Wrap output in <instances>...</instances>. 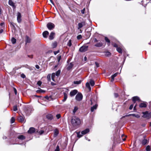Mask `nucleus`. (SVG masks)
<instances>
[{
  "label": "nucleus",
  "instance_id": "obj_52",
  "mask_svg": "<svg viewBox=\"0 0 151 151\" xmlns=\"http://www.w3.org/2000/svg\"><path fill=\"white\" fill-rule=\"evenodd\" d=\"M47 78L48 81H50L51 76H47Z\"/></svg>",
  "mask_w": 151,
  "mask_h": 151
},
{
  "label": "nucleus",
  "instance_id": "obj_62",
  "mask_svg": "<svg viewBox=\"0 0 151 151\" xmlns=\"http://www.w3.org/2000/svg\"><path fill=\"white\" fill-rule=\"evenodd\" d=\"M28 57H29L30 58H33L32 55H28Z\"/></svg>",
  "mask_w": 151,
  "mask_h": 151
},
{
  "label": "nucleus",
  "instance_id": "obj_63",
  "mask_svg": "<svg viewBox=\"0 0 151 151\" xmlns=\"http://www.w3.org/2000/svg\"><path fill=\"white\" fill-rule=\"evenodd\" d=\"M50 1L51 2V3L53 5H54V4L53 2V1L52 0H50Z\"/></svg>",
  "mask_w": 151,
  "mask_h": 151
},
{
  "label": "nucleus",
  "instance_id": "obj_22",
  "mask_svg": "<svg viewBox=\"0 0 151 151\" xmlns=\"http://www.w3.org/2000/svg\"><path fill=\"white\" fill-rule=\"evenodd\" d=\"M139 106L140 107H146L147 106V105L144 103H141L139 105Z\"/></svg>",
  "mask_w": 151,
  "mask_h": 151
},
{
  "label": "nucleus",
  "instance_id": "obj_28",
  "mask_svg": "<svg viewBox=\"0 0 151 151\" xmlns=\"http://www.w3.org/2000/svg\"><path fill=\"white\" fill-rule=\"evenodd\" d=\"M147 142V139H144L142 142V144L143 145H146Z\"/></svg>",
  "mask_w": 151,
  "mask_h": 151
},
{
  "label": "nucleus",
  "instance_id": "obj_33",
  "mask_svg": "<svg viewBox=\"0 0 151 151\" xmlns=\"http://www.w3.org/2000/svg\"><path fill=\"white\" fill-rule=\"evenodd\" d=\"M57 46V43L56 42H55L53 43L52 44V47L53 48H55Z\"/></svg>",
  "mask_w": 151,
  "mask_h": 151
},
{
  "label": "nucleus",
  "instance_id": "obj_14",
  "mask_svg": "<svg viewBox=\"0 0 151 151\" xmlns=\"http://www.w3.org/2000/svg\"><path fill=\"white\" fill-rule=\"evenodd\" d=\"M132 101L135 103V101H140L139 97L137 96H134L132 98Z\"/></svg>",
  "mask_w": 151,
  "mask_h": 151
},
{
  "label": "nucleus",
  "instance_id": "obj_46",
  "mask_svg": "<svg viewBox=\"0 0 151 151\" xmlns=\"http://www.w3.org/2000/svg\"><path fill=\"white\" fill-rule=\"evenodd\" d=\"M57 58H58V62H59L61 58V55L58 56V57Z\"/></svg>",
  "mask_w": 151,
  "mask_h": 151
},
{
  "label": "nucleus",
  "instance_id": "obj_43",
  "mask_svg": "<svg viewBox=\"0 0 151 151\" xmlns=\"http://www.w3.org/2000/svg\"><path fill=\"white\" fill-rule=\"evenodd\" d=\"M116 76H111L110 78H110V81L111 82H112L114 80V77Z\"/></svg>",
  "mask_w": 151,
  "mask_h": 151
},
{
  "label": "nucleus",
  "instance_id": "obj_20",
  "mask_svg": "<svg viewBox=\"0 0 151 151\" xmlns=\"http://www.w3.org/2000/svg\"><path fill=\"white\" fill-rule=\"evenodd\" d=\"M129 116H134L137 118H139L140 117V116L138 114H129Z\"/></svg>",
  "mask_w": 151,
  "mask_h": 151
},
{
  "label": "nucleus",
  "instance_id": "obj_2",
  "mask_svg": "<svg viewBox=\"0 0 151 151\" xmlns=\"http://www.w3.org/2000/svg\"><path fill=\"white\" fill-rule=\"evenodd\" d=\"M93 98L94 99H93V98H92L91 100V105L95 104V105L93 106L91 108V112H93L94 110L96 109L98 106L97 104H96L97 102L96 97L94 96H93Z\"/></svg>",
  "mask_w": 151,
  "mask_h": 151
},
{
  "label": "nucleus",
  "instance_id": "obj_24",
  "mask_svg": "<svg viewBox=\"0 0 151 151\" xmlns=\"http://www.w3.org/2000/svg\"><path fill=\"white\" fill-rule=\"evenodd\" d=\"M26 43H30L31 41V39L28 36H26Z\"/></svg>",
  "mask_w": 151,
  "mask_h": 151
},
{
  "label": "nucleus",
  "instance_id": "obj_11",
  "mask_svg": "<svg viewBox=\"0 0 151 151\" xmlns=\"http://www.w3.org/2000/svg\"><path fill=\"white\" fill-rule=\"evenodd\" d=\"M35 132V128L33 127H30L29 130L28 131V132L29 134L33 133Z\"/></svg>",
  "mask_w": 151,
  "mask_h": 151
},
{
  "label": "nucleus",
  "instance_id": "obj_64",
  "mask_svg": "<svg viewBox=\"0 0 151 151\" xmlns=\"http://www.w3.org/2000/svg\"><path fill=\"white\" fill-rule=\"evenodd\" d=\"M94 42H98V40H97V39L96 38H95L94 39Z\"/></svg>",
  "mask_w": 151,
  "mask_h": 151
},
{
  "label": "nucleus",
  "instance_id": "obj_7",
  "mask_svg": "<svg viewBox=\"0 0 151 151\" xmlns=\"http://www.w3.org/2000/svg\"><path fill=\"white\" fill-rule=\"evenodd\" d=\"M83 98V95L81 93H78L76 96L75 99L78 101H80Z\"/></svg>",
  "mask_w": 151,
  "mask_h": 151
},
{
  "label": "nucleus",
  "instance_id": "obj_40",
  "mask_svg": "<svg viewBox=\"0 0 151 151\" xmlns=\"http://www.w3.org/2000/svg\"><path fill=\"white\" fill-rule=\"evenodd\" d=\"M13 110L14 111H16L17 110V105H15L13 106Z\"/></svg>",
  "mask_w": 151,
  "mask_h": 151
},
{
  "label": "nucleus",
  "instance_id": "obj_26",
  "mask_svg": "<svg viewBox=\"0 0 151 151\" xmlns=\"http://www.w3.org/2000/svg\"><path fill=\"white\" fill-rule=\"evenodd\" d=\"M9 4L12 6H14V4L13 2L11 0H9Z\"/></svg>",
  "mask_w": 151,
  "mask_h": 151
},
{
  "label": "nucleus",
  "instance_id": "obj_58",
  "mask_svg": "<svg viewBox=\"0 0 151 151\" xmlns=\"http://www.w3.org/2000/svg\"><path fill=\"white\" fill-rule=\"evenodd\" d=\"M14 93H15V94L16 95L17 94V90L15 88H14Z\"/></svg>",
  "mask_w": 151,
  "mask_h": 151
},
{
  "label": "nucleus",
  "instance_id": "obj_41",
  "mask_svg": "<svg viewBox=\"0 0 151 151\" xmlns=\"http://www.w3.org/2000/svg\"><path fill=\"white\" fill-rule=\"evenodd\" d=\"M15 120L14 118L13 117H12L11 119V123L12 124L14 122Z\"/></svg>",
  "mask_w": 151,
  "mask_h": 151
},
{
  "label": "nucleus",
  "instance_id": "obj_23",
  "mask_svg": "<svg viewBox=\"0 0 151 151\" xmlns=\"http://www.w3.org/2000/svg\"><path fill=\"white\" fill-rule=\"evenodd\" d=\"M102 43L101 42H98L95 45V46L96 47H101L102 45Z\"/></svg>",
  "mask_w": 151,
  "mask_h": 151
},
{
  "label": "nucleus",
  "instance_id": "obj_47",
  "mask_svg": "<svg viewBox=\"0 0 151 151\" xmlns=\"http://www.w3.org/2000/svg\"><path fill=\"white\" fill-rule=\"evenodd\" d=\"M59 147L58 146H57L56 147V149L55 150V151H59Z\"/></svg>",
  "mask_w": 151,
  "mask_h": 151
},
{
  "label": "nucleus",
  "instance_id": "obj_51",
  "mask_svg": "<svg viewBox=\"0 0 151 151\" xmlns=\"http://www.w3.org/2000/svg\"><path fill=\"white\" fill-rule=\"evenodd\" d=\"M60 114H58L56 115V117L58 119H59L60 117Z\"/></svg>",
  "mask_w": 151,
  "mask_h": 151
},
{
  "label": "nucleus",
  "instance_id": "obj_31",
  "mask_svg": "<svg viewBox=\"0 0 151 151\" xmlns=\"http://www.w3.org/2000/svg\"><path fill=\"white\" fill-rule=\"evenodd\" d=\"M11 41L12 42V43L13 44H14L16 43V40L15 38H14V37L12 38L11 39Z\"/></svg>",
  "mask_w": 151,
  "mask_h": 151
},
{
  "label": "nucleus",
  "instance_id": "obj_45",
  "mask_svg": "<svg viewBox=\"0 0 151 151\" xmlns=\"http://www.w3.org/2000/svg\"><path fill=\"white\" fill-rule=\"evenodd\" d=\"M82 37V36L81 35H79L77 36V39L78 40L80 39Z\"/></svg>",
  "mask_w": 151,
  "mask_h": 151
},
{
  "label": "nucleus",
  "instance_id": "obj_9",
  "mask_svg": "<svg viewBox=\"0 0 151 151\" xmlns=\"http://www.w3.org/2000/svg\"><path fill=\"white\" fill-rule=\"evenodd\" d=\"M17 20L19 23H20L21 22V15L19 12H18L17 13Z\"/></svg>",
  "mask_w": 151,
  "mask_h": 151
},
{
  "label": "nucleus",
  "instance_id": "obj_61",
  "mask_svg": "<svg viewBox=\"0 0 151 151\" xmlns=\"http://www.w3.org/2000/svg\"><path fill=\"white\" fill-rule=\"evenodd\" d=\"M35 67L37 69H38L39 68H40V67L38 65H35Z\"/></svg>",
  "mask_w": 151,
  "mask_h": 151
},
{
  "label": "nucleus",
  "instance_id": "obj_21",
  "mask_svg": "<svg viewBox=\"0 0 151 151\" xmlns=\"http://www.w3.org/2000/svg\"><path fill=\"white\" fill-rule=\"evenodd\" d=\"M46 118L49 119L51 120L52 119L53 117L51 114H49L46 115Z\"/></svg>",
  "mask_w": 151,
  "mask_h": 151
},
{
  "label": "nucleus",
  "instance_id": "obj_53",
  "mask_svg": "<svg viewBox=\"0 0 151 151\" xmlns=\"http://www.w3.org/2000/svg\"><path fill=\"white\" fill-rule=\"evenodd\" d=\"M133 106H134L133 104H131L130 106V107H129V109H130V110H131L132 109V108H133Z\"/></svg>",
  "mask_w": 151,
  "mask_h": 151
},
{
  "label": "nucleus",
  "instance_id": "obj_60",
  "mask_svg": "<svg viewBox=\"0 0 151 151\" xmlns=\"http://www.w3.org/2000/svg\"><path fill=\"white\" fill-rule=\"evenodd\" d=\"M59 52V51H55V52H54V54L55 55H56Z\"/></svg>",
  "mask_w": 151,
  "mask_h": 151
},
{
  "label": "nucleus",
  "instance_id": "obj_44",
  "mask_svg": "<svg viewBox=\"0 0 151 151\" xmlns=\"http://www.w3.org/2000/svg\"><path fill=\"white\" fill-rule=\"evenodd\" d=\"M44 133V131L43 130H41L39 131L38 132L39 134L40 135H41V134H43Z\"/></svg>",
  "mask_w": 151,
  "mask_h": 151
},
{
  "label": "nucleus",
  "instance_id": "obj_10",
  "mask_svg": "<svg viewBox=\"0 0 151 151\" xmlns=\"http://www.w3.org/2000/svg\"><path fill=\"white\" fill-rule=\"evenodd\" d=\"M78 91L76 90H74L71 91L70 93V95L71 96H73L75 95L77 93Z\"/></svg>",
  "mask_w": 151,
  "mask_h": 151
},
{
  "label": "nucleus",
  "instance_id": "obj_15",
  "mask_svg": "<svg viewBox=\"0 0 151 151\" xmlns=\"http://www.w3.org/2000/svg\"><path fill=\"white\" fill-rule=\"evenodd\" d=\"M18 120L20 122H23L24 121V119L23 116H20L18 119Z\"/></svg>",
  "mask_w": 151,
  "mask_h": 151
},
{
  "label": "nucleus",
  "instance_id": "obj_13",
  "mask_svg": "<svg viewBox=\"0 0 151 151\" xmlns=\"http://www.w3.org/2000/svg\"><path fill=\"white\" fill-rule=\"evenodd\" d=\"M89 132V129H86L85 130L82 131L81 132V133L82 134L84 135V134H86V133Z\"/></svg>",
  "mask_w": 151,
  "mask_h": 151
},
{
  "label": "nucleus",
  "instance_id": "obj_25",
  "mask_svg": "<svg viewBox=\"0 0 151 151\" xmlns=\"http://www.w3.org/2000/svg\"><path fill=\"white\" fill-rule=\"evenodd\" d=\"M58 133L59 131L58 129H56L54 130V135L55 136H56L58 134Z\"/></svg>",
  "mask_w": 151,
  "mask_h": 151
},
{
  "label": "nucleus",
  "instance_id": "obj_50",
  "mask_svg": "<svg viewBox=\"0 0 151 151\" xmlns=\"http://www.w3.org/2000/svg\"><path fill=\"white\" fill-rule=\"evenodd\" d=\"M55 76H51V78L52 80L54 82H56V81L55 79Z\"/></svg>",
  "mask_w": 151,
  "mask_h": 151
},
{
  "label": "nucleus",
  "instance_id": "obj_48",
  "mask_svg": "<svg viewBox=\"0 0 151 151\" xmlns=\"http://www.w3.org/2000/svg\"><path fill=\"white\" fill-rule=\"evenodd\" d=\"M0 26L3 27H4L5 26V23L4 22L1 23L0 24Z\"/></svg>",
  "mask_w": 151,
  "mask_h": 151
},
{
  "label": "nucleus",
  "instance_id": "obj_38",
  "mask_svg": "<svg viewBox=\"0 0 151 151\" xmlns=\"http://www.w3.org/2000/svg\"><path fill=\"white\" fill-rule=\"evenodd\" d=\"M111 55V53L107 51L106 52L105 55L106 56H109Z\"/></svg>",
  "mask_w": 151,
  "mask_h": 151
},
{
  "label": "nucleus",
  "instance_id": "obj_5",
  "mask_svg": "<svg viewBox=\"0 0 151 151\" xmlns=\"http://www.w3.org/2000/svg\"><path fill=\"white\" fill-rule=\"evenodd\" d=\"M143 117L145 118H149L151 117V112L149 113L148 111L143 112Z\"/></svg>",
  "mask_w": 151,
  "mask_h": 151
},
{
  "label": "nucleus",
  "instance_id": "obj_55",
  "mask_svg": "<svg viewBox=\"0 0 151 151\" xmlns=\"http://www.w3.org/2000/svg\"><path fill=\"white\" fill-rule=\"evenodd\" d=\"M95 65H96V66L97 68L99 67V64L98 63L95 62Z\"/></svg>",
  "mask_w": 151,
  "mask_h": 151
},
{
  "label": "nucleus",
  "instance_id": "obj_42",
  "mask_svg": "<svg viewBox=\"0 0 151 151\" xmlns=\"http://www.w3.org/2000/svg\"><path fill=\"white\" fill-rule=\"evenodd\" d=\"M60 73V70H59L56 73V76H59Z\"/></svg>",
  "mask_w": 151,
  "mask_h": 151
},
{
  "label": "nucleus",
  "instance_id": "obj_39",
  "mask_svg": "<svg viewBox=\"0 0 151 151\" xmlns=\"http://www.w3.org/2000/svg\"><path fill=\"white\" fill-rule=\"evenodd\" d=\"M146 150L147 151H150V147L149 145H147L146 148Z\"/></svg>",
  "mask_w": 151,
  "mask_h": 151
},
{
  "label": "nucleus",
  "instance_id": "obj_59",
  "mask_svg": "<svg viewBox=\"0 0 151 151\" xmlns=\"http://www.w3.org/2000/svg\"><path fill=\"white\" fill-rule=\"evenodd\" d=\"M120 73H115L114 75H112V76H117V75H119V74Z\"/></svg>",
  "mask_w": 151,
  "mask_h": 151
},
{
  "label": "nucleus",
  "instance_id": "obj_12",
  "mask_svg": "<svg viewBox=\"0 0 151 151\" xmlns=\"http://www.w3.org/2000/svg\"><path fill=\"white\" fill-rule=\"evenodd\" d=\"M73 66V64L72 63H70L69 64L67 68V69L68 70H70L71 68H72Z\"/></svg>",
  "mask_w": 151,
  "mask_h": 151
},
{
  "label": "nucleus",
  "instance_id": "obj_8",
  "mask_svg": "<svg viewBox=\"0 0 151 151\" xmlns=\"http://www.w3.org/2000/svg\"><path fill=\"white\" fill-rule=\"evenodd\" d=\"M55 26L54 24L51 22H49L47 25V27L48 29L50 30L53 29L54 28Z\"/></svg>",
  "mask_w": 151,
  "mask_h": 151
},
{
  "label": "nucleus",
  "instance_id": "obj_35",
  "mask_svg": "<svg viewBox=\"0 0 151 151\" xmlns=\"http://www.w3.org/2000/svg\"><path fill=\"white\" fill-rule=\"evenodd\" d=\"M71 40H70L68 42L67 45L70 47L71 46Z\"/></svg>",
  "mask_w": 151,
  "mask_h": 151
},
{
  "label": "nucleus",
  "instance_id": "obj_37",
  "mask_svg": "<svg viewBox=\"0 0 151 151\" xmlns=\"http://www.w3.org/2000/svg\"><path fill=\"white\" fill-rule=\"evenodd\" d=\"M82 81L79 80V81H74V83L75 84H79Z\"/></svg>",
  "mask_w": 151,
  "mask_h": 151
},
{
  "label": "nucleus",
  "instance_id": "obj_34",
  "mask_svg": "<svg viewBox=\"0 0 151 151\" xmlns=\"http://www.w3.org/2000/svg\"><path fill=\"white\" fill-rule=\"evenodd\" d=\"M78 109V108L77 107L75 106L74 107V108L73 111V112L74 114H75V113H76V111Z\"/></svg>",
  "mask_w": 151,
  "mask_h": 151
},
{
  "label": "nucleus",
  "instance_id": "obj_17",
  "mask_svg": "<svg viewBox=\"0 0 151 151\" xmlns=\"http://www.w3.org/2000/svg\"><path fill=\"white\" fill-rule=\"evenodd\" d=\"M147 1V0H143L142 1V5L145 7L147 6V3L149 2H146Z\"/></svg>",
  "mask_w": 151,
  "mask_h": 151
},
{
  "label": "nucleus",
  "instance_id": "obj_19",
  "mask_svg": "<svg viewBox=\"0 0 151 151\" xmlns=\"http://www.w3.org/2000/svg\"><path fill=\"white\" fill-rule=\"evenodd\" d=\"M55 35V33L53 32H52L50 34V35L49 37V39L50 40H52L54 38V36Z\"/></svg>",
  "mask_w": 151,
  "mask_h": 151
},
{
  "label": "nucleus",
  "instance_id": "obj_4",
  "mask_svg": "<svg viewBox=\"0 0 151 151\" xmlns=\"http://www.w3.org/2000/svg\"><path fill=\"white\" fill-rule=\"evenodd\" d=\"M86 25V23L85 21L83 20L82 21L79 22L78 24V29H81L83 26Z\"/></svg>",
  "mask_w": 151,
  "mask_h": 151
},
{
  "label": "nucleus",
  "instance_id": "obj_30",
  "mask_svg": "<svg viewBox=\"0 0 151 151\" xmlns=\"http://www.w3.org/2000/svg\"><path fill=\"white\" fill-rule=\"evenodd\" d=\"M116 50L119 53H122V50L121 48L119 47H117Z\"/></svg>",
  "mask_w": 151,
  "mask_h": 151
},
{
  "label": "nucleus",
  "instance_id": "obj_1",
  "mask_svg": "<svg viewBox=\"0 0 151 151\" xmlns=\"http://www.w3.org/2000/svg\"><path fill=\"white\" fill-rule=\"evenodd\" d=\"M71 122L73 126L76 127L80 124L81 120L78 117L73 116L72 118Z\"/></svg>",
  "mask_w": 151,
  "mask_h": 151
},
{
  "label": "nucleus",
  "instance_id": "obj_32",
  "mask_svg": "<svg viewBox=\"0 0 151 151\" xmlns=\"http://www.w3.org/2000/svg\"><path fill=\"white\" fill-rule=\"evenodd\" d=\"M105 40L106 42H108V45H109L110 43V41L109 39L106 37H105Z\"/></svg>",
  "mask_w": 151,
  "mask_h": 151
},
{
  "label": "nucleus",
  "instance_id": "obj_57",
  "mask_svg": "<svg viewBox=\"0 0 151 151\" xmlns=\"http://www.w3.org/2000/svg\"><path fill=\"white\" fill-rule=\"evenodd\" d=\"M113 46H114V47H116V48H117V47H118V45H117V44H116V43H115L113 44Z\"/></svg>",
  "mask_w": 151,
  "mask_h": 151
},
{
  "label": "nucleus",
  "instance_id": "obj_36",
  "mask_svg": "<svg viewBox=\"0 0 151 151\" xmlns=\"http://www.w3.org/2000/svg\"><path fill=\"white\" fill-rule=\"evenodd\" d=\"M77 137L78 138L81 137L83 134H81L80 132H77Z\"/></svg>",
  "mask_w": 151,
  "mask_h": 151
},
{
  "label": "nucleus",
  "instance_id": "obj_27",
  "mask_svg": "<svg viewBox=\"0 0 151 151\" xmlns=\"http://www.w3.org/2000/svg\"><path fill=\"white\" fill-rule=\"evenodd\" d=\"M37 92V93H45V90L41 89H40L39 90H37L36 91Z\"/></svg>",
  "mask_w": 151,
  "mask_h": 151
},
{
  "label": "nucleus",
  "instance_id": "obj_16",
  "mask_svg": "<svg viewBox=\"0 0 151 151\" xmlns=\"http://www.w3.org/2000/svg\"><path fill=\"white\" fill-rule=\"evenodd\" d=\"M17 138L21 140H23L25 139V137L22 135H19Z\"/></svg>",
  "mask_w": 151,
  "mask_h": 151
},
{
  "label": "nucleus",
  "instance_id": "obj_56",
  "mask_svg": "<svg viewBox=\"0 0 151 151\" xmlns=\"http://www.w3.org/2000/svg\"><path fill=\"white\" fill-rule=\"evenodd\" d=\"M114 96L116 98L118 96V94L117 93H114Z\"/></svg>",
  "mask_w": 151,
  "mask_h": 151
},
{
  "label": "nucleus",
  "instance_id": "obj_6",
  "mask_svg": "<svg viewBox=\"0 0 151 151\" xmlns=\"http://www.w3.org/2000/svg\"><path fill=\"white\" fill-rule=\"evenodd\" d=\"M88 46L84 45L80 48L79 50L81 52H85L88 50Z\"/></svg>",
  "mask_w": 151,
  "mask_h": 151
},
{
  "label": "nucleus",
  "instance_id": "obj_49",
  "mask_svg": "<svg viewBox=\"0 0 151 151\" xmlns=\"http://www.w3.org/2000/svg\"><path fill=\"white\" fill-rule=\"evenodd\" d=\"M42 83V82L40 81H39L37 82V84L39 86H40L41 85Z\"/></svg>",
  "mask_w": 151,
  "mask_h": 151
},
{
  "label": "nucleus",
  "instance_id": "obj_18",
  "mask_svg": "<svg viewBox=\"0 0 151 151\" xmlns=\"http://www.w3.org/2000/svg\"><path fill=\"white\" fill-rule=\"evenodd\" d=\"M43 35L44 37L46 38L47 37V35L49 34V32L47 31H45L43 33Z\"/></svg>",
  "mask_w": 151,
  "mask_h": 151
},
{
  "label": "nucleus",
  "instance_id": "obj_3",
  "mask_svg": "<svg viewBox=\"0 0 151 151\" xmlns=\"http://www.w3.org/2000/svg\"><path fill=\"white\" fill-rule=\"evenodd\" d=\"M90 83L91 86H93L95 84L94 81L92 79H91L89 83L87 82L86 83V86L88 88L89 91L91 90V88L90 85Z\"/></svg>",
  "mask_w": 151,
  "mask_h": 151
},
{
  "label": "nucleus",
  "instance_id": "obj_54",
  "mask_svg": "<svg viewBox=\"0 0 151 151\" xmlns=\"http://www.w3.org/2000/svg\"><path fill=\"white\" fill-rule=\"evenodd\" d=\"M85 9L84 8L83 9L81 10V13L82 14H84L85 13Z\"/></svg>",
  "mask_w": 151,
  "mask_h": 151
},
{
  "label": "nucleus",
  "instance_id": "obj_29",
  "mask_svg": "<svg viewBox=\"0 0 151 151\" xmlns=\"http://www.w3.org/2000/svg\"><path fill=\"white\" fill-rule=\"evenodd\" d=\"M64 99L63 100V101H66L67 98V95L65 93H64Z\"/></svg>",
  "mask_w": 151,
  "mask_h": 151
}]
</instances>
